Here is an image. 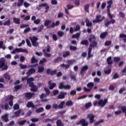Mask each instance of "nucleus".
<instances>
[{
    "instance_id": "obj_1",
    "label": "nucleus",
    "mask_w": 126,
    "mask_h": 126,
    "mask_svg": "<svg viewBox=\"0 0 126 126\" xmlns=\"http://www.w3.org/2000/svg\"><path fill=\"white\" fill-rule=\"evenodd\" d=\"M51 22V20H46L44 21V26L47 27V29H51V28H54L55 26H59L60 25V21H56V23L55 22H53L51 25H49Z\"/></svg>"
},
{
    "instance_id": "obj_2",
    "label": "nucleus",
    "mask_w": 126,
    "mask_h": 126,
    "mask_svg": "<svg viewBox=\"0 0 126 126\" xmlns=\"http://www.w3.org/2000/svg\"><path fill=\"white\" fill-rule=\"evenodd\" d=\"M108 103V99L105 98L104 100L103 99H100L99 101L96 100L94 102V106H99L101 108H103Z\"/></svg>"
},
{
    "instance_id": "obj_3",
    "label": "nucleus",
    "mask_w": 126,
    "mask_h": 126,
    "mask_svg": "<svg viewBox=\"0 0 126 126\" xmlns=\"http://www.w3.org/2000/svg\"><path fill=\"white\" fill-rule=\"evenodd\" d=\"M0 68H1L2 71L8 69V66L5 64V59L4 58L0 59Z\"/></svg>"
},
{
    "instance_id": "obj_4",
    "label": "nucleus",
    "mask_w": 126,
    "mask_h": 126,
    "mask_svg": "<svg viewBox=\"0 0 126 126\" xmlns=\"http://www.w3.org/2000/svg\"><path fill=\"white\" fill-rule=\"evenodd\" d=\"M109 18H110V20L108 21L107 20L104 22V24L105 25V27H109V25H111V24H115L116 23V20L113 19V16L111 14V16H109V15H108Z\"/></svg>"
},
{
    "instance_id": "obj_5",
    "label": "nucleus",
    "mask_w": 126,
    "mask_h": 126,
    "mask_svg": "<svg viewBox=\"0 0 126 126\" xmlns=\"http://www.w3.org/2000/svg\"><path fill=\"white\" fill-rule=\"evenodd\" d=\"M30 40H31L32 42V44L33 47H37L39 46V42H37L38 41V38L36 36H30L29 37Z\"/></svg>"
},
{
    "instance_id": "obj_6",
    "label": "nucleus",
    "mask_w": 126,
    "mask_h": 126,
    "mask_svg": "<svg viewBox=\"0 0 126 126\" xmlns=\"http://www.w3.org/2000/svg\"><path fill=\"white\" fill-rule=\"evenodd\" d=\"M107 4H108L107 6V14L109 15V17H112L111 16V10L110 8L112 7V4H113V0H109L107 2Z\"/></svg>"
},
{
    "instance_id": "obj_7",
    "label": "nucleus",
    "mask_w": 126,
    "mask_h": 126,
    "mask_svg": "<svg viewBox=\"0 0 126 126\" xmlns=\"http://www.w3.org/2000/svg\"><path fill=\"white\" fill-rule=\"evenodd\" d=\"M88 70V65H85L81 68V71L80 72V75L83 77L84 74L86 73V71Z\"/></svg>"
},
{
    "instance_id": "obj_8",
    "label": "nucleus",
    "mask_w": 126,
    "mask_h": 126,
    "mask_svg": "<svg viewBox=\"0 0 126 126\" xmlns=\"http://www.w3.org/2000/svg\"><path fill=\"white\" fill-rule=\"evenodd\" d=\"M80 124H82V126H88L89 125L88 122H86V120L85 119H81L79 122H77L76 125L79 126Z\"/></svg>"
},
{
    "instance_id": "obj_9",
    "label": "nucleus",
    "mask_w": 126,
    "mask_h": 126,
    "mask_svg": "<svg viewBox=\"0 0 126 126\" xmlns=\"http://www.w3.org/2000/svg\"><path fill=\"white\" fill-rule=\"evenodd\" d=\"M66 7L64 8L65 9V13H66V14H67V15H69V11H68V9H72V8H73V7H74V6H73V5H71L70 4H67L66 5Z\"/></svg>"
},
{
    "instance_id": "obj_10",
    "label": "nucleus",
    "mask_w": 126,
    "mask_h": 126,
    "mask_svg": "<svg viewBox=\"0 0 126 126\" xmlns=\"http://www.w3.org/2000/svg\"><path fill=\"white\" fill-rule=\"evenodd\" d=\"M27 50L26 49H23L22 48H15L13 51L11 53V54H15V53H26Z\"/></svg>"
},
{
    "instance_id": "obj_11",
    "label": "nucleus",
    "mask_w": 126,
    "mask_h": 126,
    "mask_svg": "<svg viewBox=\"0 0 126 126\" xmlns=\"http://www.w3.org/2000/svg\"><path fill=\"white\" fill-rule=\"evenodd\" d=\"M39 7H42V6H43V7H45V12H46V13H48V11H49V9H50V6H49L48 5V3H42L40 4L39 5H38Z\"/></svg>"
},
{
    "instance_id": "obj_12",
    "label": "nucleus",
    "mask_w": 126,
    "mask_h": 126,
    "mask_svg": "<svg viewBox=\"0 0 126 126\" xmlns=\"http://www.w3.org/2000/svg\"><path fill=\"white\" fill-rule=\"evenodd\" d=\"M18 1L17 3L16 2H15L13 4H12V7H14V6H17L18 7H20V6H22L23 5V3H24V0H18Z\"/></svg>"
},
{
    "instance_id": "obj_13",
    "label": "nucleus",
    "mask_w": 126,
    "mask_h": 126,
    "mask_svg": "<svg viewBox=\"0 0 126 126\" xmlns=\"http://www.w3.org/2000/svg\"><path fill=\"white\" fill-rule=\"evenodd\" d=\"M37 106L38 104L35 105L32 101H28L27 104V108H32V109H37Z\"/></svg>"
},
{
    "instance_id": "obj_14",
    "label": "nucleus",
    "mask_w": 126,
    "mask_h": 126,
    "mask_svg": "<svg viewBox=\"0 0 126 126\" xmlns=\"http://www.w3.org/2000/svg\"><path fill=\"white\" fill-rule=\"evenodd\" d=\"M88 119H89L90 124H93L95 120L94 118H95V115L93 114H90L87 115Z\"/></svg>"
},
{
    "instance_id": "obj_15",
    "label": "nucleus",
    "mask_w": 126,
    "mask_h": 126,
    "mask_svg": "<svg viewBox=\"0 0 126 126\" xmlns=\"http://www.w3.org/2000/svg\"><path fill=\"white\" fill-rule=\"evenodd\" d=\"M35 95V93H27L24 94V96L25 98H27L29 100L32 98V96Z\"/></svg>"
},
{
    "instance_id": "obj_16",
    "label": "nucleus",
    "mask_w": 126,
    "mask_h": 126,
    "mask_svg": "<svg viewBox=\"0 0 126 126\" xmlns=\"http://www.w3.org/2000/svg\"><path fill=\"white\" fill-rule=\"evenodd\" d=\"M97 46H98V42L95 40H94L90 44L89 49H91L92 50L93 48H96Z\"/></svg>"
},
{
    "instance_id": "obj_17",
    "label": "nucleus",
    "mask_w": 126,
    "mask_h": 126,
    "mask_svg": "<svg viewBox=\"0 0 126 126\" xmlns=\"http://www.w3.org/2000/svg\"><path fill=\"white\" fill-rule=\"evenodd\" d=\"M29 86L31 87V91H32V92H37L38 88L36 87V85H34V83H31Z\"/></svg>"
},
{
    "instance_id": "obj_18",
    "label": "nucleus",
    "mask_w": 126,
    "mask_h": 126,
    "mask_svg": "<svg viewBox=\"0 0 126 126\" xmlns=\"http://www.w3.org/2000/svg\"><path fill=\"white\" fill-rule=\"evenodd\" d=\"M46 73L51 76L55 75L57 73V70L52 71L51 69H47L46 70Z\"/></svg>"
},
{
    "instance_id": "obj_19",
    "label": "nucleus",
    "mask_w": 126,
    "mask_h": 126,
    "mask_svg": "<svg viewBox=\"0 0 126 126\" xmlns=\"http://www.w3.org/2000/svg\"><path fill=\"white\" fill-rule=\"evenodd\" d=\"M35 72H36V69L34 68H31L27 72L26 74L28 75V76H30L31 74H33V73H35Z\"/></svg>"
},
{
    "instance_id": "obj_20",
    "label": "nucleus",
    "mask_w": 126,
    "mask_h": 126,
    "mask_svg": "<svg viewBox=\"0 0 126 126\" xmlns=\"http://www.w3.org/2000/svg\"><path fill=\"white\" fill-rule=\"evenodd\" d=\"M48 85L49 86V89H50V90H53V89L55 88V87L57 86V84H56L55 83H52L51 81H49Z\"/></svg>"
},
{
    "instance_id": "obj_21",
    "label": "nucleus",
    "mask_w": 126,
    "mask_h": 126,
    "mask_svg": "<svg viewBox=\"0 0 126 126\" xmlns=\"http://www.w3.org/2000/svg\"><path fill=\"white\" fill-rule=\"evenodd\" d=\"M81 45L87 47L89 45V41L87 39H84L80 42Z\"/></svg>"
},
{
    "instance_id": "obj_22",
    "label": "nucleus",
    "mask_w": 126,
    "mask_h": 126,
    "mask_svg": "<svg viewBox=\"0 0 126 126\" xmlns=\"http://www.w3.org/2000/svg\"><path fill=\"white\" fill-rule=\"evenodd\" d=\"M1 119L3 121H4L5 123H7L9 120L8 119V115L7 114H5L4 115L1 116Z\"/></svg>"
},
{
    "instance_id": "obj_23",
    "label": "nucleus",
    "mask_w": 126,
    "mask_h": 126,
    "mask_svg": "<svg viewBox=\"0 0 126 126\" xmlns=\"http://www.w3.org/2000/svg\"><path fill=\"white\" fill-rule=\"evenodd\" d=\"M120 108L122 111V113H124V114H125V117H126V105L118 106V109H120Z\"/></svg>"
},
{
    "instance_id": "obj_24",
    "label": "nucleus",
    "mask_w": 126,
    "mask_h": 126,
    "mask_svg": "<svg viewBox=\"0 0 126 126\" xmlns=\"http://www.w3.org/2000/svg\"><path fill=\"white\" fill-rule=\"evenodd\" d=\"M22 88V85H17L14 87V89L13 90V92H16Z\"/></svg>"
},
{
    "instance_id": "obj_25",
    "label": "nucleus",
    "mask_w": 126,
    "mask_h": 126,
    "mask_svg": "<svg viewBox=\"0 0 126 126\" xmlns=\"http://www.w3.org/2000/svg\"><path fill=\"white\" fill-rule=\"evenodd\" d=\"M106 62L109 65L113 64V61L112 60V57L110 56L107 58Z\"/></svg>"
},
{
    "instance_id": "obj_26",
    "label": "nucleus",
    "mask_w": 126,
    "mask_h": 126,
    "mask_svg": "<svg viewBox=\"0 0 126 126\" xmlns=\"http://www.w3.org/2000/svg\"><path fill=\"white\" fill-rule=\"evenodd\" d=\"M87 27H91L93 25L92 23L90 22L88 18H87L85 20Z\"/></svg>"
},
{
    "instance_id": "obj_27",
    "label": "nucleus",
    "mask_w": 126,
    "mask_h": 126,
    "mask_svg": "<svg viewBox=\"0 0 126 126\" xmlns=\"http://www.w3.org/2000/svg\"><path fill=\"white\" fill-rule=\"evenodd\" d=\"M34 79L33 77H30L29 78H28L27 83V84H29V86H30V84L31 83H34V82H32V81H34Z\"/></svg>"
},
{
    "instance_id": "obj_28",
    "label": "nucleus",
    "mask_w": 126,
    "mask_h": 126,
    "mask_svg": "<svg viewBox=\"0 0 126 126\" xmlns=\"http://www.w3.org/2000/svg\"><path fill=\"white\" fill-rule=\"evenodd\" d=\"M92 40H97V37L94 34H91L89 38V42H92Z\"/></svg>"
},
{
    "instance_id": "obj_29",
    "label": "nucleus",
    "mask_w": 126,
    "mask_h": 126,
    "mask_svg": "<svg viewBox=\"0 0 126 126\" xmlns=\"http://www.w3.org/2000/svg\"><path fill=\"white\" fill-rule=\"evenodd\" d=\"M13 20V22L16 24H20V19L19 18L14 17Z\"/></svg>"
},
{
    "instance_id": "obj_30",
    "label": "nucleus",
    "mask_w": 126,
    "mask_h": 126,
    "mask_svg": "<svg viewBox=\"0 0 126 126\" xmlns=\"http://www.w3.org/2000/svg\"><path fill=\"white\" fill-rule=\"evenodd\" d=\"M100 18H101V15H97L96 16V20H98L99 22H102L105 19V17H102L101 19Z\"/></svg>"
},
{
    "instance_id": "obj_31",
    "label": "nucleus",
    "mask_w": 126,
    "mask_h": 126,
    "mask_svg": "<svg viewBox=\"0 0 126 126\" xmlns=\"http://www.w3.org/2000/svg\"><path fill=\"white\" fill-rule=\"evenodd\" d=\"M63 60V58L61 57H58L55 59H54V63H60V62H61V61Z\"/></svg>"
},
{
    "instance_id": "obj_32",
    "label": "nucleus",
    "mask_w": 126,
    "mask_h": 126,
    "mask_svg": "<svg viewBox=\"0 0 126 126\" xmlns=\"http://www.w3.org/2000/svg\"><path fill=\"white\" fill-rule=\"evenodd\" d=\"M20 114H21V109H19L17 111H16L14 113V116L16 118H18V117H19V116H20Z\"/></svg>"
},
{
    "instance_id": "obj_33",
    "label": "nucleus",
    "mask_w": 126,
    "mask_h": 126,
    "mask_svg": "<svg viewBox=\"0 0 126 126\" xmlns=\"http://www.w3.org/2000/svg\"><path fill=\"white\" fill-rule=\"evenodd\" d=\"M3 76L5 79H8V80H10V76L8 73H5L3 75Z\"/></svg>"
},
{
    "instance_id": "obj_34",
    "label": "nucleus",
    "mask_w": 126,
    "mask_h": 126,
    "mask_svg": "<svg viewBox=\"0 0 126 126\" xmlns=\"http://www.w3.org/2000/svg\"><path fill=\"white\" fill-rule=\"evenodd\" d=\"M35 112L37 114L42 113L44 111V107H40L39 108H35Z\"/></svg>"
},
{
    "instance_id": "obj_35",
    "label": "nucleus",
    "mask_w": 126,
    "mask_h": 126,
    "mask_svg": "<svg viewBox=\"0 0 126 126\" xmlns=\"http://www.w3.org/2000/svg\"><path fill=\"white\" fill-rule=\"evenodd\" d=\"M88 88L91 89L92 90V88L94 87V83L93 82H90L87 84Z\"/></svg>"
},
{
    "instance_id": "obj_36",
    "label": "nucleus",
    "mask_w": 126,
    "mask_h": 126,
    "mask_svg": "<svg viewBox=\"0 0 126 126\" xmlns=\"http://www.w3.org/2000/svg\"><path fill=\"white\" fill-rule=\"evenodd\" d=\"M108 35V32H103L100 34V37L101 39H104V38H106V36Z\"/></svg>"
},
{
    "instance_id": "obj_37",
    "label": "nucleus",
    "mask_w": 126,
    "mask_h": 126,
    "mask_svg": "<svg viewBox=\"0 0 126 126\" xmlns=\"http://www.w3.org/2000/svg\"><path fill=\"white\" fill-rule=\"evenodd\" d=\"M92 52V50L90 48H89L88 53V59H90V58H92V57H93V55L91 54Z\"/></svg>"
},
{
    "instance_id": "obj_38",
    "label": "nucleus",
    "mask_w": 126,
    "mask_h": 126,
    "mask_svg": "<svg viewBox=\"0 0 126 126\" xmlns=\"http://www.w3.org/2000/svg\"><path fill=\"white\" fill-rule=\"evenodd\" d=\"M80 36V33H77L76 34H73L72 36V39H78Z\"/></svg>"
},
{
    "instance_id": "obj_39",
    "label": "nucleus",
    "mask_w": 126,
    "mask_h": 126,
    "mask_svg": "<svg viewBox=\"0 0 126 126\" xmlns=\"http://www.w3.org/2000/svg\"><path fill=\"white\" fill-rule=\"evenodd\" d=\"M92 106V103L91 102H89L85 104V108H86V109H89V108H90V107H91Z\"/></svg>"
},
{
    "instance_id": "obj_40",
    "label": "nucleus",
    "mask_w": 126,
    "mask_h": 126,
    "mask_svg": "<svg viewBox=\"0 0 126 126\" xmlns=\"http://www.w3.org/2000/svg\"><path fill=\"white\" fill-rule=\"evenodd\" d=\"M44 70V68L43 66H38V73H41V72H43Z\"/></svg>"
},
{
    "instance_id": "obj_41",
    "label": "nucleus",
    "mask_w": 126,
    "mask_h": 126,
    "mask_svg": "<svg viewBox=\"0 0 126 126\" xmlns=\"http://www.w3.org/2000/svg\"><path fill=\"white\" fill-rule=\"evenodd\" d=\"M66 106H68V107L70 106H72L73 105V102L71 100H68L66 102Z\"/></svg>"
},
{
    "instance_id": "obj_42",
    "label": "nucleus",
    "mask_w": 126,
    "mask_h": 126,
    "mask_svg": "<svg viewBox=\"0 0 126 126\" xmlns=\"http://www.w3.org/2000/svg\"><path fill=\"white\" fill-rule=\"evenodd\" d=\"M89 4H87L84 7L85 11H86L88 13H89Z\"/></svg>"
},
{
    "instance_id": "obj_43",
    "label": "nucleus",
    "mask_w": 126,
    "mask_h": 126,
    "mask_svg": "<svg viewBox=\"0 0 126 126\" xmlns=\"http://www.w3.org/2000/svg\"><path fill=\"white\" fill-rule=\"evenodd\" d=\"M104 72L105 73V74H110V73L112 72V69L109 68L108 70H105L104 71Z\"/></svg>"
},
{
    "instance_id": "obj_44",
    "label": "nucleus",
    "mask_w": 126,
    "mask_h": 126,
    "mask_svg": "<svg viewBox=\"0 0 126 126\" xmlns=\"http://www.w3.org/2000/svg\"><path fill=\"white\" fill-rule=\"evenodd\" d=\"M101 123H104V120L101 119V120L94 123V126H97L100 125V124H101Z\"/></svg>"
},
{
    "instance_id": "obj_45",
    "label": "nucleus",
    "mask_w": 126,
    "mask_h": 126,
    "mask_svg": "<svg viewBox=\"0 0 126 126\" xmlns=\"http://www.w3.org/2000/svg\"><path fill=\"white\" fill-rule=\"evenodd\" d=\"M76 61H75V60H68L67 61V63L68 64L71 65V64H73L74 63H76Z\"/></svg>"
},
{
    "instance_id": "obj_46",
    "label": "nucleus",
    "mask_w": 126,
    "mask_h": 126,
    "mask_svg": "<svg viewBox=\"0 0 126 126\" xmlns=\"http://www.w3.org/2000/svg\"><path fill=\"white\" fill-rule=\"evenodd\" d=\"M44 90L45 91L46 95H49V94H51V91L47 87H45L44 88Z\"/></svg>"
},
{
    "instance_id": "obj_47",
    "label": "nucleus",
    "mask_w": 126,
    "mask_h": 126,
    "mask_svg": "<svg viewBox=\"0 0 126 126\" xmlns=\"http://www.w3.org/2000/svg\"><path fill=\"white\" fill-rule=\"evenodd\" d=\"M113 61L114 63H119L120 61H121V58L118 57H115L113 59Z\"/></svg>"
},
{
    "instance_id": "obj_48",
    "label": "nucleus",
    "mask_w": 126,
    "mask_h": 126,
    "mask_svg": "<svg viewBox=\"0 0 126 126\" xmlns=\"http://www.w3.org/2000/svg\"><path fill=\"white\" fill-rule=\"evenodd\" d=\"M71 88V86L69 85H66L63 86V89H65V90H69Z\"/></svg>"
},
{
    "instance_id": "obj_49",
    "label": "nucleus",
    "mask_w": 126,
    "mask_h": 126,
    "mask_svg": "<svg viewBox=\"0 0 126 126\" xmlns=\"http://www.w3.org/2000/svg\"><path fill=\"white\" fill-rule=\"evenodd\" d=\"M56 125H57V126H63V122H62V120H58L56 122Z\"/></svg>"
},
{
    "instance_id": "obj_50",
    "label": "nucleus",
    "mask_w": 126,
    "mask_h": 126,
    "mask_svg": "<svg viewBox=\"0 0 126 126\" xmlns=\"http://www.w3.org/2000/svg\"><path fill=\"white\" fill-rule=\"evenodd\" d=\"M26 122H27L26 121V120H24L23 121L19 122L18 124L19 126H24V125L25 124V123H26Z\"/></svg>"
},
{
    "instance_id": "obj_51",
    "label": "nucleus",
    "mask_w": 126,
    "mask_h": 126,
    "mask_svg": "<svg viewBox=\"0 0 126 126\" xmlns=\"http://www.w3.org/2000/svg\"><path fill=\"white\" fill-rule=\"evenodd\" d=\"M0 49L5 50V46H3V41H0Z\"/></svg>"
},
{
    "instance_id": "obj_52",
    "label": "nucleus",
    "mask_w": 126,
    "mask_h": 126,
    "mask_svg": "<svg viewBox=\"0 0 126 126\" xmlns=\"http://www.w3.org/2000/svg\"><path fill=\"white\" fill-rule=\"evenodd\" d=\"M43 29H44V25H41L40 27L38 29L37 32L40 33V32H42V30H43Z\"/></svg>"
},
{
    "instance_id": "obj_53",
    "label": "nucleus",
    "mask_w": 126,
    "mask_h": 126,
    "mask_svg": "<svg viewBox=\"0 0 126 126\" xmlns=\"http://www.w3.org/2000/svg\"><path fill=\"white\" fill-rule=\"evenodd\" d=\"M32 63H38V60L36 59L35 57H33L31 60Z\"/></svg>"
},
{
    "instance_id": "obj_54",
    "label": "nucleus",
    "mask_w": 126,
    "mask_h": 126,
    "mask_svg": "<svg viewBox=\"0 0 126 126\" xmlns=\"http://www.w3.org/2000/svg\"><path fill=\"white\" fill-rule=\"evenodd\" d=\"M69 50L70 51H76V50H77V47L70 45L69 46Z\"/></svg>"
},
{
    "instance_id": "obj_55",
    "label": "nucleus",
    "mask_w": 126,
    "mask_h": 126,
    "mask_svg": "<svg viewBox=\"0 0 126 126\" xmlns=\"http://www.w3.org/2000/svg\"><path fill=\"white\" fill-rule=\"evenodd\" d=\"M44 63H47V59L46 58H42V60H40L39 62V64H43Z\"/></svg>"
},
{
    "instance_id": "obj_56",
    "label": "nucleus",
    "mask_w": 126,
    "mask_h": 126,
    "mask_svg": "<svg viewBox=\"0 0 126 126\" xmlns=\"http://www.w3.org/2000/svg\"><path fill=\"white\" fill-rule=\"evenodd\" d=\"M58 99H63V92H61V94L58 96Z\"/></svg>"
},
{
    "instance_id": "obj_57",
    "label": "nucleus",
    "mask_w": 126,
    "mask_h": 126,
    "mask_svg": "<svg viewBox=\"0 0 126 126\" xmlns=\"http://www.w3.org/2000/svg\"><path fill=\"white\" fill-rule=\"evenodd\" d=\"M26 42L27 43V45L29 46V47H32V44H31V43L30 42V40H29V39H26Z\"/></svg>"
},
{
    "instance_id": "obj_58",
    "label": "nucleus",
    "mask_w": 126,
    "mask_h": 126,
    "mask_svg": "<svg viewBox=\"0 0 126 126\" xmlns=\"http://www.w3.org/2000/svg\"><path fill=\"white\" fill-rule=\"evenodd\" d=\"M20 67L22 69H25V68H27V65H24L22 63H20L19 64Z\"/></svg>"
},
{
    "instance_id": "obj_59",
    "label": "nucleus",
    "mask_w": 126,
    "mask_h": 126,
    "mask_svg": "<svg viewBox=\"0 0 126 126\" xmlns=\"http://www.w3.org/2000/svg\"><path fill=\"white\" fill-rule=\"evenodd\" d=\"M27 27H29V25H28V24H23V25H21L20 26V28H21V29H22L23 28H27Z\"/></svg>"
},
{
    "instance_id": "obj_60",
    "label": "nucleus",
    "mask_w": 126,
    "mask_h": 126,
    "mask_svg": "<svg viewBox=\"0 0 126 126\" xmlns=\"http://www.w3.org/2000/svg\"><path fill=\"white\" fill-rule=\"evenodd\" d=\"M3 24V25H4V26H6V25H7V26H8L9 24H10V20H8L7 21L4 22Z\"/></svg>"
},
{
    "instance_id": "obj_61",
    "label": "nucleus",
    "mask_w": 126,
    "mask_h": 126,
    "mask_svg": "<svg viewBox=\"0 0 126 126\" xmlns=\"http://www.w3.org/2000/svg\"><path fill=\"white\" fill-rule=\"evenodd\" d=\"M123 112V111L121 110H118V111H116L114 112L115 115H116V116H118V115H121V114H122V113Z\"/></svg>"
},
{
    "instance_id": "obj_62",
    "label": "nucleus",
    "mask_w": 126,
    "mask_h": 126,
    "mask_svg": "<svg viewBox=\"0 0 126 126\" xmlns=\"http://www.w3.org/2000/svg\"><path fill=\"white\" fill-rule=\"evenodd\" d=\"M112 45V41H106L105 42V46H111Z\"/></svg>"
},
{
    "instance_id": "obj_63",
    "label": "nucleus",
    "mask_w": 126,
    "mask_h": 126,
    "mask_svg": "<svg viewBox=\"0 0 126 126\" xmlns=\"http://www.w3.org/2000/svg\"><path fill=\"white\" fill-rule=\"evenodd\" d=\"M13 109L14 110H18V109H19V104L18 103L14 104Z\"/></svg>"
},
{
    "instance_id": "obj_64",
    "label": "nucleus",
    "mask_w": 126,
    "mask_h": 126,
    "mask_svg": "<svg viewBox=\"0 0 126 126\" xmlns=\"http://www.w3.org/2000/svg\"><path fill=\"white\" fill-rule=\"evenodd\" d=\"M119 77H120V76H119V74H118V73H116L113 75V79H117V78H119Z\"/></svg>"
}]
</instances>
